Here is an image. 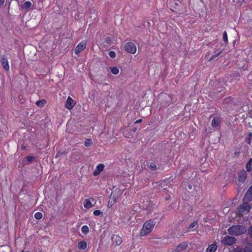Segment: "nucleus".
Masks as SVG:
<instances>
[{"label": "nucleus", "instance_id": "obj_36", "mask_svg": "<svg viewBox=\"0 0 252 252\" xmlns=\"http://www.w3.org/2000/svg\"><path fill=\"white\" fill-rule=\"evenodd\" d=\"M192 186H191V185L189 184V185H188L187 189H190V190H191V189H192Z\"/></svg>", "mask_w": 252, "mask_h": 252}, {"label": "nucleus", "instance_id": "obj_19", "mask_svg": "<svg viewBox=\"0 0 252 252\" xmlns=\"http://www.w3.org/2000/svg\"><path fill=\"white\" fill-rule=\"evenodd\" d=\"M220 121L218 118H214L212 121V126L213 127H216L220 125Z\"/></svg>", "mask_w": 252, "mask_h": 252}, {"label": "nucleus", "instance_id": "obj_26", "mask_svg": "<svg viewBox=\"0 0 252 252\" xmlns=\"http://www.w3.org/2000/svg\"><path fill=\"white\" fill-rule=\"evenodd\" d=\"M198 225V223L197 221H195L194 222H193L192 223H191L189 227V230L188 231H189L190 229L193 228L194 227L197 226Z\"/></svg>", "mask_w": 252, "mask_h": 252}, {"label": "nucleus", "instance_id": "obj_32", "mask_svg": "<svg viewBox=\"0 0 252 252\" xmlns=\"http://www.w3.org/2000/svg\"><path fill=\"white\" fill-rule=\"evenodd\" d=\"M105 42L108 44H111L112 42V39L110 37H106L105 39Z\"/></svg>", "mask_w": 252, "mask_h": 252}, {"label": "nucleus", "instance_id": "obj_6", "mask_svg": "<svg viewBox=\"0 0 252 252\" xmlns=\"http://www.w3.org/2000/svg\"><path fill=\"white\" fill-rule=\"evenodd\" d=\"M96 202V201L94 198L89 197L84 200V207L86 209H89L94 206Z\"/></svg>", "mask_w": 252, "mask_h": 252}, {"label": "nucleus", "instance_id": "obj_10", "mask_svg": "<svg viewBox=\"0 0 252 252\" xmlns=\"http://www.w3.org/2000/svg\"><path fill=\"white\" fill-rule=\"evenodd\" d=\"M238 183H239V184L240 185L242 184L243 183H244V181H245V180L247 178V174L246 173V171H245L244 170H243L240 171L238 173Z\"/></svg>", "mask_w": 252, "mask_h": 252}, {"label": "nucleus", "instance_id": "obj_29", "mask_svg": "<svg viewBox=\"0 0 252 252\" xmlns=\"http://www.w3.org/2000/svg\"><path fill=\"white\" fill-rule=\"evenodd\" d=\"M233 252H245V249H244L241 247H237L236 249H234Z\"/></svg>", "mask_w": 252, "mask_h": 252}, {"label": "nucleus", "instance_id": "obj_9", "mask_svg": "<svg viewBox=\"0 0 252 252\" xmlns=\"http://www.w3.org/2000/svg\"><path fill=\"white\" fill-rule=\"evenodd\" d=\"M188 247V244L187 242H183L180 244L177 247L173 250L172 252H181L186 250Z\"/></svg>", "mask_w": 252, "mask_h": 252}, {"label": "nucleus", "instance_id": "obj_24", "mask_svg": "<svg viewBox=\"0 0 252 252\" xmlns=\"http://www.w3.org/2000/svg\"><path fill=\"white\" fill-rule=\"evenodd\" d=\"M110 69L112 73L114 75H117L119 72V69L117 67H111Z\"/></svg>", "mask_w": 252, "mask_h": 252}, {"label": "nucleus", "instance_id": "obj_15", "mask_svg": "<svg viewBox=\"0 0 252 252\" xmlns=\"http://www.w3.org/2000/svg\"><path fill=\"white\" fill-rule=\"evenodd\" d=\"M32 3L30 1L24 2L21 5V8L23 10H28L31 7Z\"/></svg>", "mask_w": 252, "mask_h": 252}, {"label": "nucleus", "instance_id": "obj_22", "mask_svg": "<svg viewBox=\"0 0 252 252\" xmlns=\"http://www.w3.org/2000/svg\"><path fill=\"white\" fill-rule=\"evenodd\" d=\"M82 232L84 234H87L89 231V228L87 225H83L81 228Z\"/></svg>", "mask_w": 252, "mask_h": 252}, {"label": "nucleus", "instance_id": "obj_37", "mask_svg": "<svg viewBox=\"0 0 252 252\" xmlns=\"http://www.w3.org/2000/svg\"><path fill=\"white\" fill-rule=\"evenodd\" d=\"M142 119H139V120H136V121L135 122L134 124H138V123H139L141 122H142Z\"/></svg>", "mask_w": 252, "mask_h": 252}, {"label": "nucleus", "instance_id": "obj_7", "mask_svg": "<svg viewBox=\"0 0 252 252\" xmlns=\"http://www.w3.org/2000/svg\"><path fill=\"white\" fill-rule=\"evenodd\" d=\"M87 41L82 40L76 47L75 49V54L76 55L79 54L81 51H82L86 47Z\"/></svg>", "mask_w": 252, "mask_h": 252}, {"label": "nucleus", "instance_id": "obj_17", "mask_svg": "<svg viewBox=\"0 0 252 252\" xmlns=\"http://www.w3.org/2000/svg\"><path fill=\"white\" fill-rule=\"evenodd\" d=\"M217 246L216 244H213L208 246L206 249V252H215L217 250Z\"/></svg>", "mask_w": 252, "mask_h": 252}, {"label": "nucleus", "instance_id": "obj_28", "mask_svg": "<svg viewBox=\"0 0 252 252\" xmlns=\"http://www.w3.org/2000/svg\"><path fill=\"white\" fill-rule=\"evenodd\" d=\"M93 214L95 216H98L102 214V212L99 210H96L93 212Z\"/></svg>", "mask_w": 252, "mask_h": 252}, {"label": "nucleus", "instance_id": "obj_25", "mask_svg": "<svg viewBox=\"0 0 252 252\" xmlns=\"http://www.w3.org/2000/svg\"><path fill=\"white\" fill-rule=\"evenodd\" d=\"M34 217L36 220H40L42 218L43 215L42 213L38 212L34 214Z\"/></svg>", "mask_w": 252, "mask_h": 252}, {"label": "nucleus", "instance_id": "obj_42", "mask_svg": "<svg viewBox=\"0 0 252 252\" xmlns=\"http://www.w3.org/2000/svg\"><path fill=\"white\" fill-rule=\"evenodd\" d=\"M136 128H135V129H133V131H134V132H135V131H136Z\"/></svg>", "mask_w": 252, "mask_h": 252}, {"label": "nucleus", "instance_id": "obj_11", "mask_svg": "<svg viewBox=\"0 0 252 252\" xmlns=\"http://www.w3.org/2000/svg\"><path fill=\"white\" fill-rule=\"evenodd\" d=\"M1 64L3 68L6 70L8 71L9 70V63L7 60V59L4 56H3L1 57Z\"/></svg>", "mask_w": 252, "mask_h": 252}, {"label": "nucleus", "instance_id": "obj_30", "mask_svg": "<svg viewBox=\"0 0 252 252\" xmlns=\"http://www.w3.org/2000/svg\"><path fill=\"white\" fill-rule=\"evenodd\" d=\"M222 53V51H220V52H219L218 53H216L215 54V55H214L213 56H212V57L210 59V61H213V60H214L217 57H218V56H219L221 53Z\"/></svg>", "mask_w": 252, "mask_h": 252}, {"label": "nucleus", "instance_id": "obj_4", "mask_svg": "<svg viewBox=\"0 0 252 252\" xmlns=\"http://www.w3.org/2000/svg\"><path fill=\"white\" fill-rule=\"evenodd\" d=\"M236 242V239L232 236H226L222 238L221 242L222 244L227 246H231Z\"/></svg>", "mask_w": 252, "mask_h": 252}, {"label": "nucleus", "instance_id": "obj_2", "mask_svg": "<svg viewBox=\"0 0 252 252\" xmlns=\"http://www.w3.org/2000/svg\"><path fill=\"white\" fill-rule=\"evenodd\" d=\"M227 230L230 235L238 236L245 233L247 229L245 226L234 225L228 228Z\"/></svg>", "mask_w": 252, "mask_h": 252}, {"label": "nucleus", "instance_id": "obj_33", "mask_svg": "<svg viewBox=\"0 0 252 252\" xmlns=\"http://www.w3.org/2000/svg\"><path fill=\"white\" fill-rule=\"evenodd\" d=\"M26 159L28 162H31L34 160V158L33 156H29L26 157Z\"/></svg>", "mask_w": 252, "mask_h": 252}, {"label": "nucleus", "instance_id": "obj_23", "mask_svg": "<svg viewBox=\"0 0 252 252\" xmlns=\"http://www.w3.org/2000/svg\"><path fill=\"white\" fill-rule=\"evenodd\" d=\"M245 252H252V243H249L245 248Z\"/></svg>", "mask_w": 252, "mask_h": 252}, {"label": "nucleus", "instance_id": "obj_1", "mask_svg": "<svg viewBox=\"0 0 252 252\" xmlns=\"http://www.w3.org/2000/svg\"><path fill=\"white\" fill-rule=\"evenodd\" d=\"M155 224L156 222L153 220H150L147 221L140 230L139 235L144 236L149 234L152 231Z\"/></svg>", "mask_w": 252, "mask_h": 252}, {"label": "nucleus", "instance_id": "obj_41", "mask_svg": "<svg viewBox=\"0 0 252 252\" xmlns=\"http://www.w3.org/2000/svg\"><path fill=\"white\" fill-rule=\"evenodd\" d=\"M29 252V251H26V252H25V251H22V252Z\"/></svg>", "mask_w": 252, "mask_h": 252}, {"label": "nucleus", "instance_id": "obj_14", "mask_svg": "<svg viewBox=\"0 0 252 252\" xmlns=\"http://www.w3.org/2000/svg\"><path fill=\"white\" fill-rule=\"evenodd\" d=\"M115 239V243L116 246H120L122 243V238L121 236L117 235H113L111 239L113 240Z\"/></svg>", "mask_w": 252, "mask_h": 252}, {"label": "nucleus", "instance_id": "obj_12", "mask_svg": "<svg viewBox=\"0 0 252 252\" xmlns=\"http://www.w3.org/2000/svg\"><path fill=\"white\" fill-rule=\"evenodd\" d=\"M75 105V103L74 100L72 99V98L70 96H68L66 100L65 107L67 109L70 110Z\"/></svg>", "mask_w": 252, "mask_h": 252}, {"label": "nucleus", "instance_id": "obj_16", "mask_svg": "<svg viewBox=\"0 0 252 252\" xmlns=\"http://www.w3.org/2000/svg\"><path fill=\"white\" fill-rule=\"evenodd\" d=\"M77 247L80 250H85L87 247V244L85 241H81L78 243Z\"/></svg>", "mask_w": 252, "mask_h": 252}, {"label": "nucleus", "instance_id": "obj_8", "mask_svg": "<svg viewBox=\"0 0 252 252\" xmlns=\"http://www.w3.org/2000/svg\"><path fill=\"white\" fill-rule=\"evenodd\" d=\"M252 200V186H251L248 190H247V192L246 193L243 201L244 202H247L249 203L250 201H251Z\"/></svg>", "mask_w": 252, "mask_h": 252}, {"label": "nucleus", "instance_id": "obj_20", "mask_svg": "<svg viewBox=\"0 0 252 252\" xmlns=\"http://www.w3.org/2000/svg\"><path fill=\"white\" fill-rule=\"evenodd\" d=\"M47 103V101L45 99H42L38 101H37L35 103L36 105L39 107H43Z\"/></svg>", "mask_w": 252, "mask_h": 252}, {"label": "nucleus", "instance_id": "obj_40", "mask_svg": "<svg viewBox=\"0 0 252 252\" xmlns=\"http://www.w3.org/2000/svg\"><path fill=\"white\" fill-rule=\"evenodd\" d=\"M251 139H249V140H248V143H249V144H251Z\"/></svg>", "mask_w": 252, "mask_h": 252}, {"label": "nucleus", "instance_id": "obj_34", "mask_svg": "<svg viewBox=\"0 0 252 252\" xmlns=\"http://www.w3.org/2000/svg\"><path fill=\"white\" fill-rule=\"evenodd\" d=\"M150 167L152 170H156L157 165L155 163L151 162L150 165Z\"/></svg>", "mask_w": 252, "mask_h": 252}, {"label": "nucleus", "instance_id": "obj_31", "mask_svg": "<svg viewBox=\"0 0 252 252\" xmlns=\"http://www.w3.org/2000/svg\"><path fill=\"white\" fill-rule=\"evenodd\" d=\"M109 55L111 58H115L116 56V53L114 51H111L109 52Z\"/></svg>", "mask_w": 252, "mask_h": 252}, {"label": "nucleus", "instance_id": "obj_43", "mask_svg": "<svg viewBox=\"0 0 252 252\" xmlns=\"http://www.w3.org/2000/svg\"><path fill=\"white\" fill-rule=\"evenodd\" d=\"M251 175L252 176V172L251 173Z\"/></svg>", "mask_w": 252, "mask_h": 252}, {"label": "nucleus", "instance_id": "obj_3", "mask_svg": "<svg viewBox=\"0 0 252 252\" xmlns=\"http://www.w3.org/2000/svg\"><path fill=\"white\" fill-rule=\"evenodd\" d=\"M251 206L247 202H244L242 204L239 206L236 210V214L239 217H242L247 215L250 211Z\"/></svg>", "mask_w": 252, "mask_h": 252}, {"label": "nucleus", "instance_id": "obj_21", "mask_svg": "<svg viewBox=\"0 0 252 252\" xmlns=\"http://www.w3.org/2000/svg\"><path fill=\"white\" fill-rule=\"evenodd\" d=\"M93 144V143L91 139L87 138L84 141V145L86 147H90Z\"/></svg>", "mask_w": 252, "mask_h": 252}, {"label": "nucleus", "instance_id": "obj_27", "mask_svg": "<svg viewBox=\"0 0 252 252\" xmlns=\"http://www.w3.org/2000/svg\"><path fill=\"white\" fill-rule=\"evenodd\" d=\"M223 40L226 43L228 42L227 34L226 31H224L223 33Z\"/></svg>", "mask_w": 252, "mask_h": 252}, {"label": "nucleus", "instance_id": "obj_5", "mask_svg": "<svg viewBox=\"0 0 252 252\" xmlns=\"http://www.w3.org/2000/svg\"><path fill=\"white\" fill-rule=\"evenodd\" d=\"M124 48L126 51L131 54H135L137 50L136 45L131 42L125 43Z\"/></svg>", "mask_w": 252, "mask_h": 252}, {"label": "nucleus", "instance_id": "obj_35", "mask_svg": "<svg viewBox=\"0 0 252 252\" xmlns=\"http://www.w3.org/2000/svg\"><path fill=\"white\" fill-rule=\"evenodd\" d=\"M248 233L249 235L251 236L252 238V225L250 226V227L249 229Z\"/></svg>", "mask_w": 252, "mask_h": 252}, {"label": "nucleus", "instance_id": "obj_18", "mask_svg": "<svg viewBox=\"0 0 252 252\" xmlns=\"http://www.w3.org/2000/svg\"><path fill=\"white\" fill-rule=\"evenodd\" d=\"M246 168L248 172L252 170V158H250L246 164Z\"/></svg>", "mask_w": 252, "mask_h": 252}, {"label": "nucleus", "instance_id": "obj_13", "mask_svg": "<svg viewBox=\"0 0 252 252\" xmlns=\"http://www.w3.org/2000/svg\"><path fill=\"white\" fill-rule=\"evenodd\" d=\"M104 164H103L102 163L99 164L98 165H97L94 171L93 175L94 176H96L98 175L100 173V172L103 171V170L104 169Z\"/></svg>", "mask_w": 252, "mask_h": 252}, {"label": "nucleus", "instance_id": "obj_39", "mask_svg": "<svg viewBox=\"0 0 252 252\" xmlns=\"http://www.w3.org/2000/svg\"><path fill=\"white\" fill-rule=\"evenodd\" d=\"M22 150H25L26 149V146L24 145H23L21 147Z\"/></svg>", "mask_w": 252, "mask_h": 252}, {"label": "nucleus", "instance_id": "obj_38", "mask_svg": "<svg viewBox=\"0 0 252 252\" xmlns=\"http://www.w3.org/2000/svg\"><path fill=\"white\" fill-rule=\"evenodd\" d=\"M5 0H0V5H2L4 3Z\"/></svg>", "mask_w": 252, "mask_h": 252}]
</instances>
